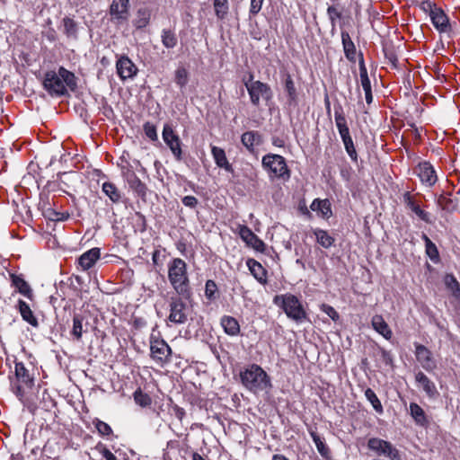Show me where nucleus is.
Returning a JSON list of instances; mask_svg holds the SVG:
<instances>
[{"label":"nucleus","instance_id":"f257e3e1","mask_svg":"<svg viewBox=\"0 0 460 460\" xmlns=\"http://www.w3.org/2000/svg\"><path fill=\"white\" fill-rule=\"evenodd\" d=\"M43 87L51 96H65L67 94V88L71 91L76 89V77L74 73L60 66L58 72H46L43 79Z\"/></svg>","mask_w":460,"mask_h":460},{"label":"nucleus","instance_id":"f03ea898","mask_svg":"<svg viewBox=\"0 0 460 460\" xmlns=\"http://www.w3.org/2000/svg\"><path fill=\"white\" fill-rule=\"evenodd\" d=\"M168 279L175 292L185 299L191 296L187 264L180 259H173L168 266Z\"/></svg>","mask_w":460,"mask_h":460},{"label":"nucleus","instance_id":"7ed1b4c3","mask_svg":"<svg viewBox=\"0 0 460 460\" xmlns=\"http://www.w3.org/2000/svg\"><path fill=\"white\" fill-rule=\"evenodd\" d=\"M242 385L252 394H259L271 388L268 374L257 364H252L240 373Z\"/></svg>","mask_w":460,"mask_h":460},{"label":"nucleus","instance_id":"20e7f679","mask_svg":"<svg viewBox=\"0 0 460 460\" xmlns=\"http://www.w3.org/2000/svg\"><path fill=\"white\" fill-rule=\"evenodd\" d=\"M34 385V379L22 362L15 363L14 378H11V390L21 402Z\"/></svg>","mask_w":460,"mask_h":460},{"label":"nucleus","instance_id":"39448f33","mask_svg":"<svg viewBox=\"0 0 460 460\" xmlns=\"http://www.w3.org/2000/svg\"><path fill=\"white\" fill-rule=\"evenodd\" d=\"M273 302L284 310L288 318L295 322L302 323L306 319V313L296 296L291 294L278 295L274 296Z\"/></svg>","mask_w":460,"mask_h":460},{"label":"nucleus","instance_id":"423d86ee","mask_svg":"<svg viewBox=\"0 0 460 460\" xmlns=\"http://www.w3.org/2000/svg\"><path fill=\"white\" fill-rule=\"evenodd\" d=\"M262 167L272 173L277 178L288 180L290 178V171L288 168L286 160L279 155L268 154L262 157Z\"/></svg>","mask_w":460,"mask_h":460},{"label":"nucleus","instance_id":"0eeeda50","mask_svg":"<svg viewBox=\"0 0 460 460\" xmlns=\"http://www.w3.org/2000/svg\"><path fill=\"white\" fill-rule=\"evenodd\" d=\"M253 75L251 74L249 75V80L244 81V85L248 91V93L251 98V102L253 105L258 106L260 103V98L269 101L272 97V92L270 87L261 81L252 82Z\"/></svg>","mask_w":460,"mask_h":460},{"label":"nucleus","instance_id":"6e6552de","mask_svg":"<svg viewBox=\"0 0 460 460\" xmlns=\"http://www.w3.org/2000/svg\"><path fill=\"white\" fill-rule=\"evenodd\" d=\"M367 447L377 456H384L390 460H401L399 451L389 441L371 438L367 441Z\"/></svg>","mask_w":460,"mask_h":460},{"label":"nucleus","instance_id":"1a4fd4ad","mask_svg":"<svg viewBox=\"0 0 460 460\" xmlns=\"http://www.w3.org/2000/svg\"><path fill=\"white\" fill-rule=\"evenodd\" d=\"M182 296H172L169 302L170 314L168 320L175 324L185 323L188 320L186 304Z\"/></svg>","mask_w":460,"mask_h":460},{"label":"nucleus","instance_id":"9d476101","mask_svg":"<svg viewBox=\"0 0 460 460\" xmlns=\"http://www.w3.org/2000/svg\"><path fill=\"white\" fill-rule=\"evenodd\" d=\"M163 139L168 146L172 155L177 161L182 159L181 142L177 134H175L172 127L169 124H165L163 128Z\"/></svg>","mask_w":460,"mask_h":460},{"label":"nucleus","instance_id":"9b49d317","mask_svg":"<svg viewBox=\"0 0 460 460\" xmlns=\"http://www.w3.org/2000/svg\"><path fill=\"white\" fill-rule=\"evenodd\" d=\"M151 358L159 364L169 361L172 350L169 345L159 339H151L150 341Z\"/></svg>","mask_w":460,"mask_h":460},{"label":"nucleus","instance_id":"f8f14e48","mask_svg":"<svg viewBox=\"0 0 460 460\" xmlns=\"http://www.w3.org/2000/svg\"><path fill=\"white\" fill-rule=\"evenodd\" d=\"M415 357L421 367L428 372H433L438 365L432 352L424 345L415 343Z\"/></svg>","mask_w":460,"mask_h":460},{"label":"nucleus","instance_id":"ddd939ff","mask_svg":"<svg viewBox=\"0 0 460 460\" xmlns=\"http://www.w3.org/2000/svg\"><path fill=\"white\" fill-rule=\"evenodd\" d=\"M414 173L420 178V181L427 186L434 185L438 180L433 166L427 162L420 163L414 169Z\"/></svg>","mask_w":460,"mask_h":460},{"label":"nucleus","instance_id":"4468645a","mask_svg":"<svg viewBox=\"0 0 460 460\" xmlns=\"http://www.w3.org/2000/svg\"><path fill=\"white\" fill-rule=\"evenodd\" d=\"M112 20L119 22L127 21L129 16V0H113L110 6Z\"/></svg>","mask_w":460,"mask_h":460},{"label":"nucleus","instance_id":"2eb2a0df","mask_svg":"<svg viewBox=\"0 0 460 460\" xmlns=\"http://www.w3.org/2000/svg\"><path fill=\"white\" fill-rule=\"evenodd\" d=\"M239 235L249 246H252L256 251H264L265 243L248 226H240Z\"/></svg>","mask_w":460,"mask_h":460},{"label":"nucleus","instance_id":"dca6fc26","mask_svg":"<svg viewBox=\"0 0 460 460\" xmlns=\"http://www.w3.org/2000/svg\"><path fill=\"white\" fill-rule=\"evenodd\" d=\"M118 75L122 80L132 78L137 74V66L127 57H121L116 63Z\"/></svg>","mask_w":460,"mask_h":460},{"label":"nucleus","instance_id":"f3484780","mask_svg":"<svg viewBox=\"0 0 460 460\" xmlns=\"http://www.w3.org/2000/svg\"><path fill=\"white\" fill-rule=\"evenodd\" d=\"M334 118L336 127L342 139V142L349 138H351L349 127L347 126L346 118L344 116L343 110L341 105L335 106Z\"/></svg>","mask_w":460,"mask_h":460},{"label":"nucleus","instance_id":"a211bd4d","mask_svg":"<svg viewBox=\"0 0 460 460\" xmlns=\"http://www.w3.org/2000/svg\"><path fill=\"white\" fill-rule=\"evenodd\" d=\"M415 380L429 397L432 398L438 394L435 384L421 371L416 373Z\"/></svg>","mask_w":460,"mask_h":460},{"label":"nucleus","instance_id":"6ab92c4d","mask_svg":"<svg viewBox=\"0 0 460 460\" xmlns=\"http://www.w3.org/2000/svg\"><path fill=\"white\" fill-rule=\"evenodd\" d=\"M430 20H431L434 27L439 32L449 31V30H450L449 20L441 8H438V10L435 11V13L432 14V16L430 17Z\"/></svg>","mask_w":460,"mask_h":460},{"label":"nucleus","instance_id":"aec40b11","mask_svg":"<svg viewBox=\"0 0 460 460\" xmlns=\"http://www.w3.org/2000/svg\"><path fill=\"white\" fill-rule=\"evenodd\" d=\"M211 154L215 160L216 164L228 172H233L234 169L232 164L228 162L226 152L223 148L212 146Z\"/></svg>","mask_w":460,"mask_h":460},{"label":"nucleus","instance_id":"412c9836","mask_svg":"<svg viewBox=\"0 0 460 460\" xmlns=\"http://www.w3.org/2000/svg\"><path fill=\"white\" fill-rule=\"evenodd\" d=\"M88 322L82 314H75L73 317V328L71 334L76 341H80L83 332H87Z\"/></svg>","mask_w":460,"mask_h":460},{"label":"nucleus","instance_id":"4be33fe9","mask_svg":"<svg viewBox=\"0 0 460 460\" xmlns=\"http://www.w3.org/2000/svg\"><path fill=\"white\" fill-rule=\"evenodd\" d=\"M101 252L99 248H93L84 252L79 257V264L83 270H88L93 266L96 261L100 258Z\"/></svg>","mask_w":460,"mask_h":460},{"label":"nucleus","instance_id":"5701e85b","mask_svg":"<svg viewBox=\"0 0 460 460\" xmlns=\"http://www.w3.org/2000/svg\"><path fill=\"white\" fill-rule=\"evenodd\" d=\"M371 324L376 332L385 339L390 340L393 332L382 315L376 314L372 317Z\"/></svg>","mask_w":460,"mask_h":460},{"label":"nucleus","instance_id":"b1692460","mask_svg":"<svg viewBox=\"0 0 460 460\" xmlns=\"http://www.w3.org/2000/svg\"><path fill=\"white\" fill-rule=\"evenodd\" d=\"M11 279L13 286L15 287L19 293H21L29 299H32V289L31 286L28 284V282L25 281L22 276L12 274Z\"/></svg>","mask_w":460,"mask_h":460},{"label":"nucleus","instance_id":"393cba45","mask_svg":"<svg viewBox=\"0 0 460 460\" xmlns=\"http://www.w3.org/2000/svg\"><path fill=\"white\" fill-rule=\"evenodd\" d=\"M22 318L33 327L39 326V322L31 311L30 305L23 300L19 299L17 305Z\"/></svg>","mask_w":460,"mask_h":460},{"label":"nucleus","instance_id":"a878e982","mask_svg":"<svg viewBox=\"0 0 460 460\" xmlns=\"http://www.w3.org/2000/svg\"><path fill=\"white\" fill-rule=\"evenodd\" d=\"M341 42L346 58L350 61H355L356 58V47L351 40L349 32L341 31Z\"/></svg>","mask_w":460,"mask_h":460},{"label":"nucleus","instance_id":"bb28decb","mask_svg":"<svg viewBox=\"0 0 460 460\" xmlns=\"http://www.w3.org/2000/svg\"><path fill=\"white\" fill-rule=\"evenodd\" d=\"M241 141L249 151H252L254 146L261 143V136L255 131H247L242 135Z\"/></svg>","mask_w":460,"mask_h":460},{"label":"nucleus","instance_id":"cd10ccee","mask_svg":"<svg viewBox=\"0 0 460 460\" xmlns=\"http://www.w3.org/2000/svg\"><path fill=\"white\" fill-rule=\"evenodd\" d=\"M221 325L226 333L235 336L240 332V325L237 320L232 316L225 315L221 319Z\"/></svg>","mask_w":460,"mask_h":460},{"label":"nucleus","instance_id":"c85d7f7f","mask_svg":"<svg viewBox=\"0 0 460 460\" xmlns=\"http://www.w3.org/2000/svg\"><path fill=\"white\" fill-rule=\"evenodd\" d=\"M438 205L447 212L456 210L457 207V200L451 198V195L447 192H443L438 198Z\"/></svg>","mask_w":460,"mask_h":460},{"label":"nucleus","instance_id":"c756f323","mask_svg":"<svg viewBox=\"0 0 460 460\" xmlns=\"http://www.w3.org/2000/svg\"><path fill=\"white\" fill-rule=\"evenodd\" d=\"M151 17V11L146 8H139L134 20V25L137 29H143L147 26Z\"/></svg>","mask_w":460,"mask_h":460},{"label":"nucleus","instance_id":"7c9ffc66","mask_svg":"<svg viewBox=\"0 0 460 460\" xmlns=\"http://www.w3.org/2000/svg\"><path fill=\"white\" fill-rule=\"evenodd\" d=\"M137 195L145 196L146 192V186L141 181L136 173H129V177L125 180Z\"/></svg>","mask_w":460,"mask_h":460},{"label":"nucleus","instance_id":"2f4dec72","mask_svg":"<svg viewBox=\"0 0 460 460\" xmlns=\"http://www.w3.org/2000/svg\"><path fill=\"white\" fill-rule=\"evenodd\" d=\"M310 208L313 211H319L323 217L328 218L332 215L331 204L327 199H314L312 202Z\"/></svg>","mask_w":460,"mask_h":460},{"label":"nucleus","instance_id":"473e14b6","mask_svg":"<svg viewBox=\"0 0 460 460\" xmlns=\"http://www.w3.org/2000/svg\"><path fill=\"white\" fill-rule=\"evenodd\" d=\"M410 411L411 417L414 419L417 424L420 426H426L428 420L423 409L415 402L410 403Z\"/></svg>","mask_w":460,"mask_h":460},{"label":"nucleus","instance_id":"72a5a7b5","mask_svg":"<svg viewBox=\"0 0 460 460\" xmlns=\"http://www.w3.org/2000/svg\"><path fill=\"white\" fill-rule=\"evenodd\" d=\"M422 240L425 243L426 254L433 262H438L439 260V252L436 244L425 234H422Z\"/></svg>","mask_w":460,"mask_h":460},{"label":"nucleus","instance_id":"f704fd0d","mask_svg":"<svg viewBox=\"0 0 460 460\" xmlns=\"http://www.w3.org/2000/svg\"><path fill=\"white\" fill-rule=\"evenodd\" d=\"M314 234L316 237L317 243L325 249L332 246L334 238L331 236L327 231L322 229H315Z\"/></svg>","mask_w":460,"mask_h":460},{"label":"nucleus","instance_id":"c9c22d12","mask_svg":"<svg viewBox=\"0 0 460 460\" xmlns=\"http://www.w3.org/2000/svg\"><path fill=\"white\" fill-rule=\"evenodd\" d=\"M247 266L249 267L252 274L260 282H265V270L261 263L253 259L247 261Z\"/></svg>","mask_w":460,"mask_h":460},{"label":"nucleus","instance_id":"e433bc0d","mask_svg":"<svg viewBox=\"0 0 460 460\" xmlns=\"http://www.w3.org/2000/svg\"><path fill=\"white\" fill-rule=\"evenodd\" d=\"M407 196H409V193H407ZM407 206L422 221L431 223L429 213L421 209L410 197L407 198Z\"/></svg>","mask_w":460,"mask_h":460},{"label":"nucleus","instance_id":"4c0bfd02","mask_svg":"<svg viewBox=\"0 0 460 460\" xmlns=\"http://www.w3.org/2000/svg\"><path fill=\"white\" fill-rule=\"evenodd\" d=\"M102 191L110 198V199L116 203L121 199V194L115 186V184L106 181L102 184Z\"/></svg>","mask_w":460,"mask_h":460},{"label":"nucleus","instance_id":"58836bf2","mask_svg":"<svg viewBox=\"0 0 460 460\" xmlns=\"http://www.w3.org/2000/svg\"><path fill=\"white\" fill-rule=\"evenodd\" d=\"M285 91L287 92L288 96V103L296 104V99H297V94H296V90L295 87L294 81L290 75H286Z\"/></svg>","mask_w":460,"mask_h":460},{"label":"nucleus","instance_id":"ea45409f","mask_svg":"<svg viewBox=\"0 0 460 460\" xmlns=\"http://www.w3.org/2000/svg\"><path fill=\"white\" fill-rule=\"evenodd\" d=\"M64 33L71 39L77 38V23L69 17L63 19Z\"/></svg>","mask_w":460,"mask_h":460},{"label":"nucleus","instance_id":"a19ab883","mask_svg":"<svg viewBox=\"0 0 460 460\" xmlns=\"http://www.w3.org/2000/svg\"><path fill=\"white\" fill-rule=\"evenodd\" d=\"M213 5L216 16L220 20L224 19L229 10L228 0H214Z\"/></svg>","mask_w":460,"mask_h":460},{"label":"nucleus","instance_id":"79ce46f5","mask_svg":"<svg viewBox=\"0 0 460 460\" xmlns=\"http://www.w3.org/2000/svg\"><path fill=\"white\" fill-rule=\"evenodd\" d=\"M177 37L171 30H163L162 43L167 49H172L177 45Z\"/></svg>","mask_w":460,"mask_h":460},{"label":"nucleus","instance_id":"37998d69","mask_svg":"<svg viewBox=\"0 0 460 460\" xmlns=\"http://www.w3.org/2000/svg\"><path fill=\"white\" fill-rule=\"evenodd\" d=\"M365 396L367 399V401L371 403V405L373 406V408L375 409V411L376 412H378V413L383 412L384 410H383L382 403H381L380 400L378 399V397L376 396V394H375V392L371 388H367L365 390Z\"/></svg>","mask_w":460,"mask_h":460},{"label":"nucleus","instance_id":"c03bdc74","mask_svg":"<svg viewBox=\"0 0 460 460\" xmlns=\"http://www.w3.org/2000/svg\"><path fill=\"white\" fill-rule=\"evenodd\" d=\"M327 15L330 19L332 25V33L333 34L336 30V22L338 19L341 18V11L339 10L336 6L331 5L327 8Z\"/></svg>","mask_w":460,"mask_h":460},{"label":"nucleus","instance_id":"a18cd8bd","mask_svg":"<svg viewBox=\"0 0 460 460\" xmlns=\"http://www.w3.org/2000/svg\"><path fill=\"white\" fill-rule=\"evenodd\" d=\"M359 75L362 88L364 92H367L368 89H371V84L362 58L359 61Z\"/></svg>","mask_w":460,"mask_h":460},{"label":"nucleus","instance_id":"49530a36","mask_svg":"<svg viewBox=\"0 0 460 460\" xmlns=\"http://www.w3.org/2000/svg\"><path fill=\"white\" fill-rule=\"evenodd\" d=\"M42 216L51 221H64L68 217V216L55 211L51 207L43 208Z\"/></svg>","mask_w":460,"mask_h":460},{"label":"nucleus","instance_id":"de8ad7c7","mask_svg":"<svg viewBox=\"0 0 460 460\" xmlns=\"http://www.w3.org/2000/svg\"><path fill=\"white\" fill-rule=\"evenodd\" d=\"M188 76L189 73L187 69L183 66L178 67L175 71V83L177 85H179L181 88H183L186 86L188 83Z\"/></svg>","mask_w":460,"mask_h":460},{"label":"nucleus","instance_id":"09e8293b","mask_svg":"<svg viewBox=\"0 0 460 460\" xmlns=\"http://www.w3.org/2000/svg\"><path fill=\"white\" fill-rule=\"evenodd\" d=\"M445 283L456 297L460 296V284L453 275H447L445 278Z\"/></svg>","mask_w":460,"mask_h":460},{"label":"nucleus","instance_id":"8fccbe9b","mask_svg":"<svg viewBox=\"0 0 460 460\" xmlns=\"http://www.w3.org/2000/svg\"><path fill=\"white\" fill-rule=\"evenodd\" d=\"M217 292V286L214 280L208 279L205 286V296L212 301L216 299V293Z\"/></svg>","mask_w":460,"mask_h":460},{"label":"nucleus","instance_id":"3c124183","mask_svg":"<svg viewBox=\"0 0 460 460\" xmlns=\"http://www.w3.org/2000/svg\"><path fill=\"white\" fill-rule=\"evenodd\" d=\"M93 423L100 435L109 436L112 433L111 426L106 422L100 420H96Z\"/></svg>","mask_w":460,"mask_h":460},{"label":"nucleus","instance_id":"603ef678","mask_svg":"<svg viewBox=\"0 0 460 460\" xmlns=\"http://www.w3.org/2000/svg\"><path fill=\"white\" fill-rule=\"evenodd\" d=\"M134 399L137 404L143 407L147 406L151 403L150 397L147 394H143L140 390L135 392Z\"/></svg>","mask_w":460,"mask_h":460},{"label":"nucleus","instance_id":"864d4df0","mask_svg":"<svg viewBox=\"0 0 460 460\" xmlns=\"http://www.w3.org/2000/svg\"><path fill=\"white\" fill-rule=\"evenodd\" d=\"M343 144H344L345 150L348 153L349 156L353 161L356 162L358 159V155H357L352 138H349V139L343 141Z\"/></svg>","mask_w":460,"mask_h":460},{"label":"nucleus","instance_id":"5fc2aeb1","mask_svg":"<svg viewBox=\"0 0 460 460\" xmlns=\"http://www.w3.org/2000/svg\"><path fill=\"white\" fill-rule=\"evenodd\" d=\"M144 131L148 138H150L153 141L157 140L156 128L154 124L150 122H146L144 124Z\"/></svg>","mask_w":460,"mask_h":460},{"label":"nucleus","instance_id":"6e6d98bb","mask_svg":"<svg viewBox=\"0 0 460 460\" xmlns=\"http://www.w3.org/2000/svg\"><path fill=\"white\" fill-rule=\"evenodd\" d=\"M384 53L385 58L391 63L394 66H396L397 63V56L392 46L384 47Z\"/></svg>","mask_w":460,"mask_h":460},{"label":"nucleus","instance_id":"4d7b16f0","mask_svg":"<svg viewBox=\"0 0 460 460\" xmlns=\"http://www.w3.org/2000/svg\"><path fill=\"white\" fill-rule=\"evenodd\" d=\"M312 438L316 446L318 452L322 456H326V454L328 453V448L326 447L325 444L322 441L320 437L314 433H312Z\"/></svg>","mask_w":460,"mask_h":460},{"label":"nucleus","instance_id":"13d9d810","mask_svg":"<svg viewBox=\"0 0 460 460\" xmlns=\"http://www.w3.org/2000/svg\"><path fill=\"white\" fill-rule=\"evenodd\" d=\"M438 8L439 7H437V5L430 1H424L420 4V9L428 13L429 17H431Z\"/></svg>","mask_w":460,"mask_h":460},{"label":"nucleus","instance_id":"bf43d9fd","mask_svg":"<svg viewBox=\"0 0 460 460\" xmlns=\"http://www.w3.org/2000/svg\"><path fill=\"white\" fill-rule=\"evenodd\" d=\"M59 185L68 186V181H71L73 178L76 177V173L73 172H61L58 174Z\"/></svg>","mask_w":460,"mask_h":460},{"label":"nucleus","instance_id":"052dcab7","mask_svg":"<svg viewBox=\"0 0 460 460\" xmlns=\"http://www.w3.org/2000/svg\"><path fill=\"white\" fill-rule=\"evenodd\" d=\"M321 310L325 313L330 318H332L333 321H337L339 319V314L337 311L331 305L323 304L321 305Z\"/></svg>","mask_w":460,"mask_h":460},{"label":"nucleus","instance_id":"680f3d73","mask_svg":"<svg viewBox=\"0 0 460 460\" xmlns=\"http://www.w3.org/2000/svg\"><path fill=\"white\" fill-rule=\"evenodd\" d=\"M264 0H251L250 16H255L261 9Z\"/></svg>","mask_w":460,"mask_h":460},{"label":"nucleus","instance_id":"e2e57ef3","mask_svg":"<svg viewBox=\"0 0 460 460\" xmlns=\"http://www.w3.org/2000/svg\"><path fill=\"white\" fill-rule=\"evenodd\" d=\"M184 206L189 207L190 208H195L199 203L197 198L194 196H185L181 199Z\"/></svg>","mask_w":460,"mask_h":460},{"label":"nucleus","instance_id":"0e129e2a","mask_svg":"<svg viewBox=\"0 0 460 460\" xmlns=\"http://www.w3.org/2000/svg\"><path fill=\"white\" fill-rule=\"evenodd\" d=\"M381 357H382L383 361L386 365H391L392 364L393 358H392V355H391V353L389 351H387L385 349H382L381 350Z\"/></svg>","mask_w":460,"mask_h":460},{"label":"nucleus","instance_id":"69168bd1","mask_svg":"<svg viewBox=\"0 0 460 460\" xmlns=\"http://www.w3.org/2000/svg\"><path fill=\"white\" fill-rule=\"evenodd\" d=\"M121 173L123 178L126 180L129 177V173H135L130 165L122 166Z\"/></svg>","mask_w":460,"mask_h":460},{"label":"nucleus","instance_id":"338daca9","mask_svg":"<svg viewBox=\"0 0 460 460\" xmlns=\"http://www.w3.org/2000/svg\"><path fill=\"white\" fill-rule=\"evenodd\" d=\"M40 209H41V212L43 213V208H46L47 207H50L48 197L47 196H40V201L39 203Z\"/></svg>","mask_w":460,"mask_h":460},{"label":"nucleus","instance_id":"774afa93","mask_svg":"<svg viewBox=\"0 0 460 460\" xmlns=\"http://www.w3.org/2000/svg\"><path fill=\"white\" fill-rule=\"evenodd\" d=\"M102 456L105 460H118L117 457L111 453L109 449H104L102 451Z\"/></svg>","mask_w":460,"mask_h":460}]
</instances>
